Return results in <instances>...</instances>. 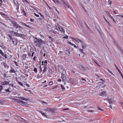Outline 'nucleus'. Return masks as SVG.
<instances>
[{
  "label": "nucleus",
  "instance_id": "aec40b11",
  "mask_svg": "<svg viewBox=\"0 0 123 123\" xmlns=\"http://www.w3.org/2000/svg\"><path fill=\"white\" fill-rule=\"evenodd\" d=\"M39 101L43 105H47V103L43 101L42 100H39Z\"/></svg>",
  "mask_w": 123,
  "mask_h": 123
},
{
  "label": "nucleus",
  "instance_id": "603ef678",
  "mask_svg": "<svg viewBox=\"0 0 123 123\" xmlns=\"http://www.w3.org/2000/svg\"><path fill=\"white\" fill-rule=\"evenodd\" d=\"M70 81L72 83H74V81H73V79H70Z\"/></svg>",
  "mask_w": 123,
  "mask_h": 123
},
{
  "label": "nucleus",
  "instance_id": "de8ad7c7",
  "mask_svg": "<svg viewBox=\"0 0 123 123\" xmlns=\"http://www.w3.org/2000/svg\"><path fill=\"white\" fill-rule=\"evenodd\" d=\"M24 2H26L28 3H29V2L27 0H22Z\"/></svg>",
  "mask_w": 123,
  "mask_h": 123
},
{
  "label": "nucleus",
  "instance_id": "7c9ffc66",
  "mask_svg": "<svg viewBox=\"0 0 123 123\" xmlns=\"http://www.w3.org/2000/svg\"><path fill=\"white\" fill-rule=\"evenodd\" d=\"M53 1H54L55 3L57 4H60L59 3V1L58 0H52Z\"/></svg>",
  "mask_w": 123,
  "mask_h": 123
},
{
  "label": "nucleus",
  "instance_id": "69168bd1",
  "mask_svg": "<svg viewBox=\"0 0 123 123\" xmlns=\"http://www.w3.org/2000/svg\"><path fill=\"white\" fill-rule=\"evenodd\" d=\"M63 53V52L62 51H60V55H62Z\"/></svg>",
  "mask_w": 123,
  "mask_h": 123
},
{
  "label": "nucleus",
  "instance_id": "cd10ccee",
  "mask_svg": "<svg viewBox=\"0 0 123 123\" xmlns=\"http://www.w3.org/2000/svg\"><path fill=\"white\" fill-rule=\"evenodd\" d=\"M64 6L65 7H68V8H69V6L68 4L67 3L65 2L63 4Z\"/></svg>",
  "mask_w": 123,
  "mask_h": 123
},
{
  "label": "nucleus",
  "instance_id": "f03ea898",
  "mask_svg": "<svg viewBox=\"0 0 123 123\" xmlns=\"http://www.w3.org/2000/svg\"><path fill=\"white\" fill-rule=\"evenodd\" d=\"M10 22H11L10 25L14 28H15L16 29H19V31H20V29H21L22 28V27L15 21L11 20Z\"/></svg>",
  "mask_w": 123,
  "mask_h": 123
},
{
  "label": "nucleus",
  "instance_id": "58836bf2",
  "mask_svg": "<svg viewBox=\"0 0 123 123\" xmlns=\"http://www.w3.org/2000/svg\"><path fill=\"white\" fill-rule=\"evenodd\" d=\"M9 37L10 40H12L13 39L12 37V35H11L8 34V35Z\"/></svg>",
  "mask_w": 123,
  "mask_h": 123
},
{
  "label": "nucleus",
  "instance_id": "2eb2a0df",
  "mask_svg": "<svg viewBox=\"0 0 123 123\" xmlns=\"http://www.w3.org/2000/svg\"><path fill=\"white\" fill-rule=\"evenodd\" d=\"M42 65H43V66H45V65L46 66H47V61L46 60H45L44 61H42Z\"/></svg>",
  "mask_w": 123,
  "mask_h": 123
},
{
  "label": "nucleus",
  "instance_id": "8fccbe9b",
  "mask_svg": "<svg viewBox=\"0 0 123 123\" xmlns=\"http://www.w3.org/2000/svg\"><path fill=\"white\" fill-rule=\"evenodd\" d=\"M40 36L41 37V38H42V39L44 38V37L42 35H41V34H40Z\"/></svg>",
  "mask_w": 123,
  "mask_h": 123
},
{
  "label": "nucleus",
  "instance_id": "9d476101",
  "mask_svg": "<svg viewBox=\"0 0 123 123\" xmlns=\"http://www.w3.org/2000/svg\"><path fill=\"white\" fill-rule=\"evenodd\" d=\"M48 31H49L50 33L51 34H54L56 35H57L58 34V32L57 31H56L55 30L52 31L51 30H48Z\"/></svg>",
  "mask_w": 123,
  "mask_h": 123
},
{
  "label": "nucleus",
  "instance_id": "9b49d317",
  "mask_svg": "<svg viewBox=\"0 0 123 123\" xmlns=\"http://www.w3.org/2000/svg\"><path fill=\"white\" fill-rule=\"evenodd\" d=\"M104 100H107L108 101V102L110 104L112 103L113 99L112 98H107V99H104Z\"/></svg>",
  "mask_w": 123,
  "mask_h": 123
},
{
  "label": "nucleus",
  "instance_id": "f257e3e1",
  "mask_svg": "<svg viewBox=\"0 0 123 123\" xmlns=\"http://www.w3.org/2000/svg\"><path fill=\"white\" fill-rule=\"evenodd\" d=\"M71 38L72 40L73 41L75 42L77 44H78L80 43L81 44L82 48L84 49L86 47V45L82 41L72 37H71Z\"/></svg>",
  "mask_w": 123,
  "mask_h": 123
},
{
  "label": "nucleus",
  "instance_id": "052dcab7",
  "mask_svg": "<svg viewBox=\"0 0 123 123\" xmlns=\"http://www.w3.org/2000/svg\"><path fill=\"white\" fill-rule=\"evenodd\" d=\"M107 14L108 16L110 17L111 16V15L110 13L109 12H107Z\"/></svg>",
  "mask_w": 123,
  "mask_h": 123
},
{
  "label": "nucleus",
  "instance_id": "a878e982",
  "mask_svg": "<svg viewBox=\"0 0 123 123\" xmlns=\"http://www.w3.org/2000/svg\"><path fill=\"white\" fill-rule=\"evenodd\" d=\"M9 83V82H8L6 81H4V82H2L1 84L2 85H7Z\"/></svg>",
  "mask_w": 123,
  "mask_h": 123
},
{
  "label": "nucleus",
  "instance_id": "ea45409f",
  "mask_svg": "<svg viewBox=\"0 0 123 123\" xmlns=\"http://www.w3.org/2000/svg\"><path fill=\"white\" fill-rule=\"evenodd\" d=\"M28 55L30 57H31V52H28Z\"/></svg>",
  "mask_w": 123,
  "mask_h": 123
},
{
  "label": "nucleus",
  "instance_id": "0eeeda50",
  "mask_svg": "<svg viewBox=\"0 0 123 123\" xmlns=\"http://www.w3.org/2000/svg\"><path fill=\"white\" fill-rule=\"evenodd\" d=\"M79 67L80 69L84 70H88V69L87 67H85L81 65H80Z\"/></svg>",
  "mask_w": 123,
  "mask_h": 123
},
{
  "label": "nucleus",
  "instance_id": "3c124183",
  "mask_svg": "<svg viewBox=\"0 0 123 123\" xmlns=\"http://www.w3.org/2000/svg\"><path fill=\"white\" fill-rule=\"evenodd\" d=\"M18 84L19 85H21V86H23V84H22V83L21 82H18Z\"/></svg>",
  "mask_w": 123,
  "mask_h": 123
},
{
  "label": "nucleus",
  "instance_id": "774afa93",
  "mask_svg": "<svg viewBox=\"0 0 123 123\" xmlns=\"http://www.w3.org/2000/svg\"><path fill=\"white\" fill-rule=\"evenodd\" d=\"M61 0L63 4L65 2L64 1V0Z\"/></svg>",
  "mask_w": 123,
  "mask_h": 123
},
{
  "label": "nucleus",
  "instance_id": "5701e85b",
  "mask_svg": "<svg viewBox=\"0 0 123 123\" xmlns=\"http://www.w3.org/2000/svg\"><path fill=\"white\" fill-rule=\"evenodd\" d=\"M103 17L104 18V19L105 21L107 22V23L109 25V26H111V25L110 23L105 18V17L104 15L103 16Z\"/></svg>",
  "mask_w": 123,
  "mask_h": 123
},
{
  "label": "nucleus",
  "instance_id": "e433bc0d",
  "mask_svg": "<svg viewBox=\"0 0 123 123\" xmlns=\"http://www.w3.org/2000/svg\"><path fill=\"white\" fill-rule=\"evenodd\" d=\"M61 88L62 90L65 89V87H64V86L62 85L61 84Z\"/></svg>",
  "mask_w": 123,
  "mask_h": 123
},
{
  "label": "nucleus",
  "instance_id": "2f4dec72",
  "mask_svg": "<svg viewBox=\"0 0 123 123\" xmlns=\"http://www.w3.org/2000/svg\"><path fill=\"white\" fill-rule=\"evenodd\" d=\"M22 25H24L26 27H27L28 28H30V26H29V25H26V24H25V23L22 22Z\"/></svg>",
  "mask_w": 123,
  "mask_h": 123
},
{
  "label": "nucleus",
  "instance_id": "e2e57ef3",
  "mask_svg": "<svg viewBox=\"0 0 123 123\" xmlns=\"http://www.w3.org/2000/svg\"><path fill=\"white\" fill-rule=\"evenodd\" d=\"M79 50L81 53H83V50L82 49H79Z\"/></svg>",
  "mask_w": 123,
  "mask_h": 123
},
{
  "label": "nucleus",
  "instance_id": "6e6552de",
  "mask_svg": "<svg viewBox=\"0 0 123 123\" xmlns=\"http://www.w3.org/2000/svg\"><path fill=\"white\" fill-rule=\"evenodd\" d=\"M70 49H69L67 48L66 50L65 51V53L67 55L70 56L71 55L70 53Z\"/></svg>",
  "mask_w": 123,
  "mask_h": 123
},
{
  "label": "nucleus",
  "instance_id": "bf43d9fd",
  "mask_svg": "<svg viewBox=\"0 0 123 123\" xmlns=\"http://www.w3.org/2000/svg\"><path fill=\"white\" fill-rule=\"evenodd\" d=\"M6 92H10L9 90V88L6 89L5 90Z\"/></svg>",
  "mask_w": 123,
  "mask_h": 123
},
{
  "label": "nucleus",
  "instance_id": "20e7f679",
  "mask_svg": "<svg viewBox=\"0 0 123 123\" xmlns=\"http://www.w3.org/2000/svg\"><path fill=\"white\" fill-rule=\"evenodd\" d=\"M61 75L62 80L64 81H65L67 78V75L66 74V72L65 71L62 72Z\"/></svg>",
  "mask_w": 123,
  "mask_h": 123
},
{
  "label": "nucleus",
  "instance_id": "c85d7f7f",
  "mask_svg": "<svg viewBox=\"0 0 123 123\" xmlns=\"http://www.w3.org/2000/svg\"><path fill=\"white\" fill-rule=\"evenodd\" d=\"M39 112L40 113H41L43 116L46 117H47V116L42 111H39Z\"/></svg>",
  "mask_w": 123,
  "mask_h": 123
},
{
  "label": "nucleus",
  "instance_id": "09e8293b",
  "mask_svg": "<svg viewBox=\"0 0 123 123\" xmlns=\"http://www.w3.org/2000/svg\"><path fill=\"white\" fill-rule=\"evenodd\" d=\"M23 52H27L26 51V48H25L23 49Z\"/></svg>",
  "mask_w": 123,
  "mask_h": 123
},
{
  "label": "nucleus",
  "instance_id": "c756f323",
  "mask_svg": "<svg viewBox=\"0 0 123 123\" xmlns=\"http://www.w3.org/2000/svg\"><path fill=\"white\" fill-rule=\"evenodd\" d=\"M47 27L48 30H51V26L49 24L47 25Z\"/></svg>",
  "mask_w": 123,
  "mask_h": 123
},
{
  "label": "nucleus",
  "instance_id": "6e6d98bb",
  "mask_svg": "<svg viewBox=\"0 0 123 123\" xmlns=\"http://www.w3.org/2000/svg\"><path fill=\"white\" fill-rule=\"evenodd\" d=\"M34 14L35 16H36L37 17H39V15H38L37 14L35 13H34Z\"/></svg>",
  "mask_w": 123,
  "mask_h": 123
},
{
  "label": "nucleus",
  "instance_id": "ddd939ff",
  "mask_svg": "<svg viewBox=\"0 0 123 123\" xmlns=\"http://www.w3.org/2000/svg\"><path fill=\"white\" fill-rule=\"evenodd\" d=\"M9 72L10 73H15L16 71H15L14 68L12 67H11V68L9 70Z\"/></svg>",
  "mask_w": 123,
  "mask_h": 123
},
{
  "label": "nucleus",
  "instance_id": "0e129e2a",
  "mask_svg": "<svg viewBox=\"0 0 123 123\" xmlns=\"http://www.w3.org/2000/svg\"><path fill=\"white\" fill-rule=\"evenodd\" d=\"M32 52V53H31V56L32 57L33 56L34 54V53H35V52Z\"/></svg>",
  "mask_w": 123,
  "mask_h": 123
},
{
  "label": "nucleus",
  "instance_id": "5fc2aeb1",
  "mask_svg": "<svg viewBox=\"0 0 123 123\" xmlns=\"http://www.w3.org/2000/svg\"><path fill=\"white\" fill-rule=\"evenodd\" d=\"M4 77H6V78H8V76H7L6 74V73L4 74Z\"/></svg>",
  "mask_w": 123,
  "mask_h": 123
},
{
  "label": "nucleus",
  "instance_id": "4d7b16f0",
  "mask_svg": "<svg viewBox=\"0 0 123 123\" xmlns=\"http://www.w3.org/2000/svg\"><path fill=\"white\" fill-rule=\"evenodd\" d=\"M3 88V87L2 86H0V91H1Z\"/></svg>",
  "mask_w": 123,
  "mask_h": 123
},
{
  "label": "nucleus",
  "instance_id": "39448f33",
  "mask_svg": "<svg viewBox=\"0 0 123 123\" xmlns=\"http://www.w3.org/2000/svg\"><path fill=\"white\" fill-rule=\"evenodd\" d=\"M105 86V85L102 82H98L96 86L97 88L99 89Z\"/></svg>",
  "mask_w": 123,
  "mask_h": 123
},
{
  "label": "nucleus",
  "instance_id": "1a4fd4ad",
  "mask_svg": "<svg viewBox=\"0 0 123 123\" xmlns=\"http://www.w3.org/2000/svg\"><path fill=\"white\" fill-rule=\"evenodd\" d=\"M19 102L20 104L22 106H26L27 105L25 102L21 100H20Z\"/></svg>",
  "mask_w": 123,
  "mask_h": 123
},
{
  "label": "nucleus",
  "instance_id": "c9c22d12",
  "mask_svg": "<svg viewBox=\"0 0 123 123\" xmlns=\"http://www.w3.org/2000/svg\"><path fill=\"white\" fill-rule=\"evenodd\" d=\"M20 99H21L26 101V98H22L21 97H20Z\"/></svg>",
  "mask_w": 123,
  "mask_h": 123
},
{
  "label": "nucleus",
  "instance_id": "13d9d810",
  "mask_svg": "<svg viewBox=\"0 0 123 123\" xmlns=\"http://www.w3.org/2000/svg\"><path fill=\"white\" fill-rule=\"evenodd\" d=\"M46 42L45 41H43L42 40V44L43 43V44H45L46 43Z\"/></svg>",
  "mask_w": 123,
  "mask_h": 123
},
{
  "label": "nucleus",
  "instance_id": "bb28decb",
  "mask_svg": "<svg viewBox=\"0 0 123 123\" xmlns=\"http://www.w3.org/2000/svg\"><path fill=\"white\" fill-rule=\"evenodd\" d=\"M66 85H67V88H70L72 86L71 84L69 83H68Z\"/></svg>",
  "mask_w": 123,
  "mask_h": 123
},
{
  "label": "nucleus",
  "instance_id": "79ce46f5",
  "mask_svg": "<svg viewBox=\"0 0 123 123\" xmlns=\"http://www.w3.org/2000/svg\"><path fill=\"white\" fill-rule=\"evenodd\" d=\"M2 3L3 1L2 0H0V7H1V6L2 5Z\"/></svg>",
  "mask_w": 123,
  "mask_h": 123
},
{
  "label": "nucleus",
  "instance_id": "4c0bfd02",
  "mask_svg": "<svg viewBox=\"0 0 123 123\" xmlns=\"http://www.w3.org/2000/svg\"><path fill=\"white\" fill-rule=\"evenodd\" d=\"M87 111L89 112H93L94 111L93 110H87Z\"/></svg>",
  "mask_w": 123,
  "mask_h": 123
},
{
  "label": "nucleus",
  "instance_id": "864d4df0",
  "mask_svg": "<svg viewBox=\"0 0 123 123\" xmlns=\"http://www.w3.org/2000/svg\"><path fill=\"white\" fill-rule=\"evenodd\" d=\"M42 75L41 74V75L37 76V77L38 78H41L42 77Z\"/></svg>",
  "mask_w": 123,
  "mask_h": 123
},
{
  "label": "nucleus",
  "instance_id": "4468645a",
  "mask_svg": "<svg viewBox=\"0 0 123 123\" xmlns=\"http://www.w3.org/2000/svg\"><path fill=\"white\" fill-rule=\"evenodd\" d=\"M0 54L2 56L4 57L5 58H7V57L6 54L4 53L0 49Z\"/></svg>",
  "mask_w": 123,
  "mask_h": 123
},
{
  "label": "nucleus",
  "instance_id": "49530a36",
  "mask_svg": "<svg viewBox=\"0 0 123 123\" xmlns=\"http://www.w3.org/2000/svg\"><path fill=\"white\" fill-rule=\"evenodd\" d=\"M53 81H50L49 82V85H52L53 84Z\"/></svg>",
  "mask_w": 123,
  "mask_h": 123
},
{
  "label": "nucleus",
  "instance_id": "412c9836",
  "mask_svg": "<svg viewBox=\"0 0 123 123\" xmlns=\"http://www.w3.org/2000/svg\"><path fill=\"white\" fill-rule=\"evenodd\" d=\"M27 54H23L22 56V57L23 59L24 60H26V58H27Z\"/></svg>",
  "mask_w": 123,
  "mask_h": 123
},
{
  "label": "nucleus",
  "instance_id": "a19ab883",
  "mask_svg": "<svg viewBox=\"0 0 123 123\" xmlns=\"http://www.w3.org/2000/svg\"><path fill=\"white\" fill-rule=\"evenodd\" d=\"M34 51V49L33 48L31 47L30 49V51L31 52H33Z\"/></svg>",
  "mask_w": 123,
  "mask_h": 123
},
{
  "label": "nucleus",
  "instance_id": "dca6fc26",
  "mask_svg": "<svg viewBox=\"0 0 123 123\" xmlns=\"http://www.w3.org/2000/svg\"><path fill=\"white\" fill-rule=\"evenodd\" d=\"M12 40L13 43L14 45H16L17 44V41L16 39L14 38L12 39Z\"/></svg>",
  "mask_w": 123,
  "mask_h": 123
},
{
  "label": "nucleus",
  "instance_id": "c03bdc74",
  "mask_svg": "<svg viewBox=\"0 0 123 123\" xmlns=\"http://www.w3.org/2000/svg\"><path fill=\"white\" fill-rule=\"evenodd\" d=\"M116 68L117 69V70L119 72V73L120 74H121L122 73L121 72V71H120V70H119V69L117 67H116Z\"/></svg>",
  "mask_w": 123,
  "mask_h": 123
},
{
  "label": "nucleus",
  "instance_id": "a211bd4d",
  "mask_svg": "<svg viewBox=\"0 0 123 123\" xmlns=\"http://www.w3.org/2000/svg\"><path fill=\"white\" fill-rule=\"evenodd\" d=\"M9 33L12 34V35L14 36H15L16 34V32H15L12 31H9Z\"/></svg>",
  "mask_w": 123,
  "mask_h": 123
},
{
  "label": "nucleus",
  "instance_id": "f704fd0d",
  "mask_svg": "<svg viewBox=\"0 0 123 123\" xmlns=\"http://www.w3.org/2000/svg\"><path fill=\"white\" fill-rule=\"evenodd\" d=\"M55 26L56 27H58H58H59L60 25L57 23H56L55 24Z\"/></svg>",
  "mask_w": 123,
  "mask_h": 123
},
{
  "label": "nucleus",
  "instance_id": "473e14b6",
  "mask_svg": "<svg viewBox=\"0 0 123 123\" xmlns=\"http://www.w3.org/2000/svg\"><path fill=\"white\" fill-rule=\"evenodd\" d=\"M19 4L18 3H17V8H16V9L17 10V11L18 12V9H19Z\"/></svg>",
  "mask_w": 123,
  "mask_h": 123
},
{
  "label": "nucleus",
  "instance_id": "4be33fe9",
  "mask_svg": "<svg viewBox=\"0 0 123 123\" xmlns=\"http://www.w3.org/2000/svg\"><path fill=\"white\" fill-rule=\"evenodd\" d=\"M45 66H45H43V72L42 73L43 74L45 72L47 69V66Z\"/></svg>",
  "mask_w": 123,
  "mask_h": 123
},
{
  "label": "nucleus",
  "instance_id": "680f3d73",
  "mask_svg": "<svg viewBox=\"0 0 123 123\" xmlns=\"http://www.w3.org/2000/svg\"><path fill=\"white\" fill-rule=\"evenodd\" d=\"M30 21L31 22H34V20L33 19H32L31 18H30Z\"/></svg>",
  "mask_w": 123,
  "mask_h": 123
},
{
  "label": "nucleus",
  "instance_id": "338daca9",
  "mask_svg": "<svg viewBox=\"0 0 123 123\" xmlns=\"http://www.w3.org/2000/svg\"><path fill=\"white\" fill-rule=\"evenodd\" d=\"M68 37V36L66 35V36L64 37V38L67 39Z\"/></svg>",
  "mask_w": 123,
  "mask_h": 123
},
{
  "label": "nucleus",
  "instance_id": "b1692460",
  "mask_svg": "<svg viewBox=\"0 0 123 123\" xmlns=\"http://www.w3.org/2000/svg\"><path fill=\"white\" fill-rule=\"evenodd\" d=\"M37 59V57L36 56H34L33 58V60H32V62L35 63V62L36 61Z\"/></svg>",
  "mask_w": 123,
  "mask_h": 123
},
{
  "label": "nucleus",
  "instance_id": "423d86ee",
  "mask_svg": "<svg viewBox=\"0 0 123 123\" xmlns=\"http://www.w3.org/2000/svg\"><path fill=\"white\" fill-rule=\"evenodd\" d=\"M44 109L45 111H48L52 114H53L55 112V109L54 108H47L46 109Z\"/></svg>",
  "mask_w": 123,
  "mask_h": 123
},
{
  "label": "nucleus",
  "instance_id": "393cba45",
  "mask_svg": "<svg viewBox=\"0 0 123 123\" xmlns=\"http://www.w3.org/2000/svg\"><path fill=\"white\" fill-rule=\"evenodd\" d=\"M58 28L60 31L63 32H64L63 28L61 26L59 27H58Z\"/></svg>",
  "mask_w": 123,
  "mask_h": 123
},
{
  "label": "nucleus",
  "instance_id": "72a5a7b5",
  "mask_svg": "<svg viewBox=\"0 0 123 123\" xmlns=\"http://www.w3.org/2000/svg\"><path fill=\"white\" fill-rule=\"evenodd\" d=\"M33 70L35 72L36 74L37 73V68H36V67L35 68H34V69H33Z\"/></svg>",
  "mask_w": 123,
  "mask_h": 123
},
{
  "label": "nucleus",
  "instance_id": "37998d69",
  "mask_svg": "<svg viewBox=\"0 0 123 123\" xmlns=\"http://www.w3.org/2000/svg\"><path fill=\"white\" fill-rule=\"evenodd\" d=\"M26 101H29L30 102H32V100L31 99L26 98Z\"/></svg>",
  "mask_w": 123,
  "mask_h": 123
},
{
  "label": "nucleus",
  "instance_id": "f3484780",
  "mask_svg": "<svg viewBox=\"0 0 123 123\" xmlns=\"http://www.w3.org/2000/svg\"><path fill=\"white\" fill-rule=\"evenodd\" d=\"M106 92L105 91H103L99 93V95L101 96H103L106 95Z\"/></svg>",
  "mask_w": 123,
  "mask_h": 123
},
{
  "label": "nucleus",
  "instance_id": "6ab92c4d",
  "mask_svg": "<svg viewBox=\"0 0 123 123\" xmlns=\"http://www.w3.org/2000/svg\"><path fill=\"white\" fill-rule=\"evenodd\" d=\"M19 31V30L17 32H16V35L15 36H18V37H21V36H22V35H23L22 34H19L18 33V31Z\"/></svg>",
  "mask_w": 123,
  "mask_h": 123
},
{
  "label": "nucleus",
  "instance_id": "7ed1b4c3",
  "mask_svg": "<svg viewBox=\"0 0 123 123\" xmlns=\"http://www.w3.org/2000/svg\"><path fill=\"white\" fill-rule=\"evenodd\" d=\"M34 43L35 46L37 47H40L42 45V40L41 39H39L37 38L36 37H35L34 40Z\"/></svg>",
  "mask_w": 123,
  "mask_h": 123
},
{
  "label": "nucleus",
  "instance_id": "f8f14e48",
  "mask_svg": "<svg viewBox=\"0 0 123 123\" xmlns=\"http://www.w3.org/2000/svg\"><path fill=\"white\" fill-rule=\"evenodd\" d=\"M21 12L24 15L26 16V13L23 7L21 8Z\"/></svg>",
  "mask_w": 123,
  "mask_h": 123
},
{
  "label": "nucleus",
  "instance_id": "a18cd8bd",
  "mask_svg": "<svg viewBox=\"0 0 123 123\" xmlns=\"http://www.w3.org/2000/svg\"><path fill=\"white\" fill-rule=\"evenodd\" d=\"M39 14L41 17L43 19H44V16L42 14L40 13H39Z\"/></svg>",
  "mask_w": 123,
  "mask_h": 123
}]
</instances>
